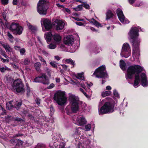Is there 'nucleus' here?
Returning <instances> with one entry per match:
<instances>
[{
	"instance_id": "20e7f679",
	"label": "nucleus",
	"mask_w": 148,
	"mask_h": 148,
	"mask_svg": "<svg viewBox=\"0 0 148 148\" xmlns=\"http://www.w3.org/2000/svg\"><path fill=\"white\" fill-rule=\"evenodd\" d=\"M114 104L110 102H106L100 108L99 110V114H103L112 112L114 111Z\"/></svg>"
},
{
	"instance_id": "864d4df0",
	"label": "nucleus",
	"mask_w": 148,
	"mask_h": 148,
	"mask_svg": "<svg viewBox=\"0 0 148 148\" xmlns=\"http://www.w3.org/2000/svg\"><path fill=\"white\" fill-rule=\"evenodd\" d=\"M7 36L9 37V38L10 39H12L14 38L13 36L12 35V34L10 33L9 32H7Z\"/></svg>"
},
{
	"instance_id": "338daca9",
	"label": "nucleus",
	"mask_w": 148,
	"mask_h": 148,
	"mask_svg": "<svg viewBox=\"0 0 148 148\" xmlns=\"http://www.w3.org/2000/svg\"><path fill=\"white\" fill-rule=\"evenodd\" d=\"M0 70L1 72L4 73L5 71V69L4 67L0 68Z\"/></svg>"
},
{
	"instance_id": "a211bd4d",
	"label": "nucleus",
	"mask_w": 148,
	"mask_h": 148,
	"mask_svg": "<svg viewBox=\"0 0 148 148\" xmlns=\"http://www.w3.org/2000/svg\"><path fill=\"white\" fill-rule=\"evenodd\" d=\"M140 82V74H136L135 75L134 86H137Z\"/></svg>"
},
{
	"instance_id": "f3484780",
	"label": "nucleus",
	"mask_w": 148,
	"mask_h": 148,
	"mask_svg": "<svg viewBox=\"0 0 148 148\" xmlns=\"http://www.w3.org/2000/svg\"><path fill=\"white\" fill-rule=\"evenodd\" d=\"M45 38L46 40L48 43L51 42V40L52 37H53L52 32H49L45 33L44 34Z\"/></svg>"
},
{
	"instance_id": "ea45409f",
	"label": "nucleus",
	"mask_w": 148,
	"mask_h": 148,
	"mask_svg": "<svg viewBox=\"0 0 148 148\" xmlns=\"http://www.w3.org/2000/svg\"><path fill=\"white\" fill-rule=\"evenodd\" d=\"M38 57L39 59L41 62H43V64H46V62L43 57L40 55L38 56Z\"/></svg>"
},
{
	"instance_id": "3c124183",
	"label": "nucleus",
	"mask_w": 148,
	"mask_h": 148,
	"mask_svg": "<svg viewBox=\"0 0 148 148\" xmlns=\"http://www.w3.org/2000/svg\"><path fill=\"white\" fill-rule=\"evenodd\" d=\"M50 64L53 67L55 68H57V65L54 63L51 62H50Z\"/></svg>"
},
{
	"instance_id": "f257e3e1",
	"label": "nucleus",
	"mask_w": 148,
	"mask_h": 148,
	"mask_svg": "<svg viewBox=\"0 0 148 148\" xmlns=\"http://www.w3.org/2000/svg\"><path fill=\"white\" fill-rule=\"evenodd\" d=\"M139 30L137 27H132L128 33L130 38V41L133 47L132 57H136V56L140 55L139 45L140 40L138 38L139 36Z\"/></svg>"
},
{
	"instance_id": "8fccbe9b",
	"label": "nucleus",
	"mask_w": 148,
	"mask_h": 148,
	"mask_svg": "<svg viewBox=\"0 0 148 148\" xmlns=\"http://www.w3.org/2000/svg\"><path fill=\"white\" fill-rule=\"evenodd\" d=\"M6 79L8 82H10L12 81V78L11 77L8 75V76L6 77Z\"/></svg>"
},
{
	"instance_id": "0e129e2a",
	"label": "nucleus",
	"mask_w": 148,
	"mask_h": 148,
	"mask_svg": "<svg viewBox=\"0 0 148 148\" xmlns=\"http://www.w3.org/2000/svg\"><path fill=\"white\" fill-rule=\"evenodd\" d=\"M1 60L3 63L5 62L6 61H7V62H9V60L8 59H5L3 58H1Z\"/></svg>"
},
{
	"instance_id": "b1692460",
	"label": "nucleus",
	"mask_w": 148,
	"mask_h": 148,
	"mask_svg": "<svg viewBox=\"0 0 148 148\" xmlns=\"http://www.w3.org/2000/svg\"><path fill=\"white\" fill-rule=\"evenodd\" d=\"M2 46L5 49L7 52H10L12 50L9 45L7 44H1Z\"/></svg>"
},
{
	"instance_id": "69168bd1",
	"label": "nucleus",
	"mask_w": 148,
	"mask_h": 148,
	"mask_svg": "<svg viewBox=\"0 0 148 148\" xmlns=\"http://www.w3.org/2000/svg\"><path fill=\"white\" fill-rule=\"evenodd\" d=\"M12 3L14 5H17L18 2L17 0H13L12 2Z\"/></svg>"
},
{
	"instance_id": "a878e982",
	"label": "nucleus",
	"mask_w": 148,
	"mask_h": 148,
	"mask_svg": "<svg viewBox=\"0 0 148 148\" xmlns=\"http://www.w3.org/2000/svg\"><path fill=\"white\" fill-rule=\"evenodd\" d=\"M41 66V64L39 62H37L35 63L34 65V67L37 71H40Z\"/></svg>"
},
{
	"instance_id": "4d7b16f0",
	"label": "nucleus",
	"mask_w": 148,
	"mask_h": 148,
	"mask_svg": "<svg viewBox=\"0 0 148 148\" xmlns=\"http://www.w3.org/2000/svg\"><path fill=\"white\" fill-rule=\"evenodd\" d=\"M35 101L36 102V103L37 105H39L40 104V100L39 99V98H37L36 100Z\"/></svg>"
},
{
	"instance_id": "bf43d9fd",
	"label": "nucleus",
	"mask_w": 148,
	"mask_h": 148,
	"mask_svg": "<svg viewBox=\"0 0 148 148\" xmlns=\"http://www.w3.org/2000/svg\"><path fill=\"white\" fill-rule=\"evenodd\" d=\"M2 110L3 111V112L1 113L2 115H3L6 114V111L5 109L4 108Z\"/></svg>"
},
{
	"instance_id": "c03bdc74",
	"label": "nucleus",
	"mask_w": 148,
	"mask_h": 148,
	"mask_svg": "<svg viewBox=\"0 0 148 148\" xmlns=\"http://www.w3.org/2000/svg\"><path fill=\"white\" fill-rule=\"evenodd\" d=\"M1 1L2 4L5 5L8 3V0H1Z\"/></svg>"
},
{
	"instance_id": "1a4fd4ad",
	"label": "nucleus",
	"mask_w": 148,
	"mask_h": 148,
	"mask_svg": "<svg viewBox=\"0 0 148 148\" xmlns=\"http://www.w3.org/2000/svg\"><path fill=\"white\" fill-rule=\"evenodd\" d=\"M105 69V66H101L96 69L93 75H95L96 77L98 78H105L107 75V73L104 72Z\"/></svg>"
},
{
	"instance_id": "4468645a",
	"label": "nucleus",
	"mask_w": 148,
	"mask_h": 148,
	"mask_svg": "<svg viewBox=\"0 0 148 148\" xmlns=\"http://www.w3.org/2000/svg\"><path fill=\"white\" fill-rule=\"evenodd\" d=\"M43 24L45 29L47 31L50 30L52 28V24L51 21L47 18L44 19Z\"/></svg>"
},
{
	"instance_id": "680f3d73",
	"label": "nucleus",
	"mask_w": 148,
	"mask_h": 148,
	"mask_svg": "<svg viewBox=\"0 0 148 148\" xmlns=\"http://www.w3.org/2000/svg\"><path fill=\"white\" fill-rule=\"evenodd\" d=\"M62 67L64 69V70L66 71L67 70V66L65 64H63L62 65Z\"/></svg>"
},
{
	"instance_id": "a19ab883",
	"label": "nucleus",
	"mask_w": 148,
	"mask_h": 148,
	"mask_svg": "<svg viewBox=\"0 0 148 148\" xmlns=\"http://www.w3.org/2000/svg\"><path fill=\"white\" fill-rule=\"evenodd\" d=\"M26 86L27 87V95H29V93L30 91V87H29V86L28 84H26Z\"/></svg>"
},
{
	"instance_id": "7c9ffc66",
	"label": "nucleus",
	"mask_w": 148,
	"mask_h": 148,
	"mask_svg": "<svg viewBox=\"0 0 148 148\" xmlns=\"http://www.w3.org/2000/svg\"><path fill=\"white\" fill-rule=\"evenodd\" d=\"M1 23L4 25V27L10 30V27H11V25H9V23L8 22H5V23L3 22Z\"/></svg>"
},
{
	"instance_id": "13d9d810",
	"label": "nucleus",
	"mask_w": 148,
	"mask_h": 148,
	"mask_svg": "<svg viewBox=\"0 0 148 148\" xmlns=\"http://www.w3.org/2000/svg\"><path fill=\"white\" fill-rule=\"evenodd\" d=\"M75 23L77 25H78L79 26H82L84 25V23L81 22H75Z\"/></svg>"
},
{
	"instance_id": "cd10ccee",
	"label": "nucleus",
	"mask_w": 148,
	"mask_h": 148,
	"mask_svg": "<svg viewBox=\"0 0 148 148\" xmlns=\"http://www.w3.org/2000/svg\"><path fill=\"white\" fill-rule=\"evenodd\" d=\"M84 73H78L75 77L77 79H79L82 80H83L84 79V76L83 75Z\"/></svg>"
},
{
	"instance_id": "bb28decb",
	"label": "nucleus",
	"mask_w": 148,
	"mask_h": 148,
	"mask_svg": "<svg viewBox=\"0 0 148 148\" xmlns=\"http://www.w3.org/2000/svg\"><path fill=\"white\" fill-rule=\"evenodd\" d=\"M27 25L29 29H30L32 31L34 32L36 31V28L35 26L31 25L29 23L27 24Z\"/></svg>"
},
{
	"instance_id": "f8f14e48",
	"label": "nucleus",
	"mask_w": 148,
	"mask_h": 148,
	"mask_svg": "<svg viewBox=\"0 0 148 148\" xmlns=\"http://www.w3.org/2000/svg\"><path fill=\"white\" fill-rule=\"evenodd\" d=\"M53 25L56 27V29L57 30H62L64 28V23L60 20L56 19L52 23Z\"/></svg>"
},
{
	"instance_id": "58836bf2",
	"label": "nucleus",
	"mask_w": 148,
	"mask_h": 148,
	"mask_svg": "<svg viewBox=\"0 0 148 148\" xmlns=\"http://www.w3.org/2000/svg\"><path fill=\"white\" fill-rule=\"evenodd\" d=\"M35 148H45V147L43 144H38Z\"/></svg>"
},
{
	"instance_id": "72a5a7b5",
	"label": "nucleus",
	"mask_w": 148,
	"mask_h": 148,
	"mask_svg": "<svg viewBox=\"0 0 148 148\" xmlns=\"http://www.w3.org/2000/svg\"><path fill=\"white\" fill-rule=\"evenodd\" d=\"M5 118L6 121L8 122H10L12 119H13V118L12 116H5Z\"/></svg>"
},
{
	"instance_id": "423d86ee",
	"label": "nucleus",
	"mask_w": 148,
	"mask_h": 148,
	"mask_svg": "<svg viewBox=\"0 0 148 148\" xmlns=\"http://www.w3.org/2000/svg\"><path fill=\"white\" fill-rule=\"evenodd\" d=\"M47 4L46 1L39 0L37 4V9L38 12L41 15H45L47 14Z\"/></svg>"
},
{
	"instance_id": "c85d7f7f",
	"label": "nucleus",
	"mask_w": 148,
	"mask_h": 148,
	"mask_svg": "<svg viewBox=\"0 0 148 148\" xmlns=\"http://www.w3.org/2000/svg\"><path fill=\"white\" fill-rule=\"evenodd\" d=\"M111 93V92L110 91H106L103 92L101 93V96L102 97H104L106 96L109 95Z\"/></svg>"
},
{
	"instance_id": "052dcab7",
	"label": "nucleus",
	"mask_w": 148,
	"mask_h": 148,
	"mask_svg": "<svg viewBox=\"0 0 148 148\" xmlns=\"http://www.w3.org/2000/svg\"><path fill=\"white\" fill-rule=\"evenodd\" d=\"M136 1V0H128L129 3L131 5L133 4Z\"/></svg>"
},
{
	"instance_id": "9d476101",
	"label": "nucleus",
	"mask_w": 148,
	"mask_h": 148,
	"mask_svg": "<svg viewBox=\"0 0 148 148\" xmlns=\"http://www.w3.org/2000/svg\"><path fill=\"white\" fill-rule=\"evenodd\" d=\"M33 82L40 83L44 85H47L50 83L48 77L45 73H42L41 75L36 77L34 79Z\"/></svg>"
},
{
	"instance_id": "4c0bfd02",
	"label": "nucleus",
	"mask_w": 148,
	"mask_h": 148,
	"mask_svg": "<svg viewBox=\"0 0 148 148\" xmlns=\"http://www.w3.org/2000/svg\"><path fill=\"white\" fill-rule=\"evenodd\" d=\"M14 121H17L19 122H23L24 121L21 118L19 117H15L13 118Z\"/></svg>"
},
{
	"instance_id": "37998d69",
	"label": "nucleus",
	"mask_w": 148,
	"mask_h": 148,
	"mask_svg": "<svg viewBox=\"0 0 148 148\" xmlns=\"http://www.w3.org/2000/svg\"><path fill=\"white\" fill-rule=\"evenodd\" d=\"M18 139H13L12 140L11 142L14 145H16V144L17 143L18 141Z\"/></svg>"
},
{
	"instance_id": "0eeeda50",
	"label": "nucleus",
	"mask_w": 148,
	"mask_h": 148,
	"mask_svg": "<svg viewBox=\"0 0 148 148\" xmlns=\"http://www.w3.org/2000/svg\"><path fill=\"white\" fill-rule=\"evenodd\" d=\"M12 87L14 89L17 93L22 94L25 92L24 84L20 79H16L14 81Z\"/></svg>"
},
{
	"instance_id": "412c9836",
	"label": "nucleus",
	"mask_w": 148,
	"mask_h": 148,
	"mask_svg": "<svg viewBox=\"0 0 148 148\" xmlns=\"http://www.w3.org/2000/svg\"><path fill=\"white\" fill-rule=\"evenodd\" d=\"M78 122L79 125L81 126L86 124V121L84 117H82L78 119Z\"/></svg>"
},
{
	"instance_id": "2f4dec72",
	"label": "nucleus",
	"mask_w": 148,
	"mask_h": 148,
	"mask_svg": "<svg viewBox=\"0 0 148 148\" xmlns=\"http://www.w3.org/2000/svg\"><path fill=\"white\" fill-rule=\"evenodd\" d=\"M82 5L83 7H84L86 9L88 10H89L90 9V7L89 5L86 2H83Z\"/></svg>"
},
{
	"instance_id": "4be33fe9",
	"label": "nucleus",
	"mask_w": 148,
	"mask_h": 148,
	"mask_svg": "<svg viewBox=\"0 0 148 148\" xmlns=\"http://www.w3.org/2000/svg\"><path fill=\"white\" fill-rule=\"evenodd\" d=\"M106 19L108 20L111 18H112L114 16V14L112 13L110 10H108L106 13Z\"/></svg>"
},
{
	"instance_id": "f704fd0d",
	"label": "nucleus",
	"mask_w": 148,
	"mask_h": 148,
	"mask_svg": "<svg viewBox=\"0 0 148 148\" xmlns=\"http://www.w3.org/2000/svg\"><path fill=\"white\" fill-rule=\"evenodd\" d=\"M56 46L55 45L53 44L52 43L49 45L48 46V47L51 49H55Z\"/></svg>"
},
{
	"instance_id": "c756f323",
	"label": "nucleus",
	"mask_w": 148,
	"mask_h": 148,
	"mask_svg": "<svg viewBox=\"0 0 148 148\" xmlns=\"http://www.w3.org/2000/svg\"><path fill=\"white\" fill-rule=\"evenodd\" d=\"M66 62L68 64H70L73 66L74 67L75 65V63L74 61L71 59H67L65 60Z\"/></svg>"
},
{
	"instance_id": "473e14b6",
	"label": "nucleus",
	"mask_w": 148,
	"mask_h": 148,
	"mask_svg": "<svg viewBox=\"0 0 148 148\" xmlns=\"http://www.w3.org/2000/svg\"><path fill=\"white\" fill-rule=\"evenodd\" d=\"M92 20H93L94 21L93 24L95 25L96 26L98 27L99 26H101V23L97 21L93 18H92Z\"/></svg>"
},
{
	"instance_id": "2eb2a0df",
	"label": "nucleus",
	"mask_w": 148,
	"mask_h": 148,
	"mask_svg": "<svg viewBox=\"0 0 148 148\" xmlns=\"http://www.w3.org/2000/svg\"><path fill=\"white\" fill-rule=\"evenodd\" d=\"M141 81V85L143 87L147 86L148 83L147 79V77L146 74L144 73H142L140 75Z\"/></svg>"
},
{
	"instance_id": "c9c22d12",
	"label": "nucleus",
	"mask_w": 148,
	"mask_h": 148,
	"mask_svg": "<svg viewBox=\"0 0 148 148\" xmlns=\"http://www.w3.org/2000/svg\"><path fill=\"white\" fill-rule=\"evenodd\" d=\"M0 51L1 54L6 58H7L8 57V56L6 54L5 52L4 51H3L1 49H0Z\"/></svg>"
},
{
	"instance_id": "7ed1b4c3",
	"label": "nucleus",
	"mask_w": 148,
	"mask_h": 148,
	"mask_svg": "<svg viewBox=\"0 0 148 148\" xmlns=\"http://www.w3.org/2000/svg\"><path fill=\"white\" fill-rule=\"evenodd\" d=\"M54 100L59 105H64L67 101L65 92L63 91H58L54 94L53 97Z\"/></svg>"
},
{
	"instance_id": "5701e85b",
	"label": "nucleus",
	"mask_w": 148,
	"mask_h": 148,
	"mask_svg": "<svg viewBox=\"0 0 148 148\" xmlns=\"http://www.w3.org/2000/svg\"><path fill=\"white\" fill-rule=\"evenodd\" d=\"M22 101L21 100L16 101L15 103V106H14V108L17 110H19L21 106L22 105Z\"/></svg>"
},
{
	"instance_id": "9b49d317",
	"label": "nucleus",
	"mask_w": 148,
	"mask_h": 148,
	"mask_svg": "<svg viewBox=\"0 0 148 148\" xmlns=\"http://www.w3.org/2000/svg\"><path fill=\"white\" fill-rule=\"evenodd\" d=\"M131 54V50L129 45L127 43H124L123 46L121 56L123 57L127 58Z\"/></svg>"
},
{
	"instance_id": "393cba45",
	"label": "nucleus",
	"mask_w": 148,
	"mask_h": 148,
	"mask_svg": "<svg viewBox=\"0 0 148 148\" xmlns=\"http://www.w3.org/2000/svg\"><path fill=\"white\" fill-rule=\"evenodd\" d=\"M126 63L123 60H121L120 61V67L122 70H125V66Z\"/></svg>"
},
{
	"instance_id": "a18cd8bd",
	"label": "nucleus",
	"mask_w": 148,
	"mask_h": 148,
	"mask_svg": "<svg viewBox=\"0 0 148 148\" xmlns=\"http://www.w3.org/2000/svg\"><path fill=\"white\" fill-rule=\"evenodd\" d=\"M30 60L28 59H25L24 61V63L25 65H28L30 63Z\"/></svg>"
},
{
	"instance_id": "5fc2aeb1",
	"label": "nucleus",
	"mask_w": 148,
	"mask_h": 148,
	"mask_svg": "<svg viewBox=\"0 0 148 148\" xmlns=\"http://www.w3.org/2000/svg\"><path fill=\"white\" fill-rule=\"evenodd\" d=\"M23 135V134L22 133H18V134L15 135L14 137H16L22 136Z\"/></svg>"
},
{
	"instance_id": "de8ad7c7",
	"label": "nucleus",
	"mask_w": 148,
	"mask_h": 148,
	"mask_svg": "<svg viewBox=\"0 0 148 148\" xmlns=\"http://www.w3.org/2000/svg\"><path fill=\"white\" fill-rule=\"evenodd\" d=\"M113 94L116 97H119V95L118 92L116 90H113Z\"/></svg>"
},
{
	"instance_id": "79ce46f5",
	"label": "nucleus",
	"mask_w": 148,
	"mask_h": 148,
	"mask_svg": "<svg viewBox=\"0 0 148 148\" xmlns=\"http://www.w3.org/2000/svg\"><path fill=\"white\" fill-rule=\"evenodd\" d=\"M25 51V49L24 48L21 49L20 50V52L21 55H23Z\"/></svg>"
},
{
	"instance_id": "e2e57ef3",
	"label": "nucleus",
	"mask_w": 148,
	"mask_h": 148,
	"mask_svg": "<svg viewBox=\"0 0 148 148\" xmlns=\"http://www.w3.org/2000/svg\"><path fill=\"white\" fill-rule=\"evenodd\" d=\"M56 5L59 8H63L64 9H65L64 6L63 5H60L59 3H56Z\"/></svg>"
},
{
	"instance_id": "774afa93",
	"label": "nucleus",
	"mask_w": 148,
	"mask_h": 148,
	"mask_svg": "<svg viewBox=\"0 0 148 148\" xmlns=\"http://www.w3.org/2000/svg\"><path fill=\"white\" fill-rule=\"evenodd\" d=\"M29 117L30 119L34 120V117L32 115L29 114Z\"/></svg>"
},
{
	"instance_id": "603ef678",
	"label": "nucleus",
	"mask_w": 148,
	"mask_h": 148,
	"mask_svg": "<svg viewBox=\"0 0 148 148\" xmlns=\"http://www.w3.org/2000/svg\"><path fill=\"white\" fill-rule=\"evenodd\" d=\"M55 86L53 83L51 84L49 86H47V88L48 89H50L53 88Z\"/></svg>"
},
{
	"instance_id": "39448f33",
	"label": "nucleus",
	"mask_w": 148,
	"mask_h": 148,
	"mask_svg": "<svg viewBox=\"0 0 148 148\" xmlns=\"http://www.w3.org/2000/svg\"><path fill=\"white\" fill-rule=\"evenodd\" d=\"M69 100L71 104V109L73 113H77L79 110V99L74 95H69Z\"/></svg>"
},
{
	"instance_id": "aec40b11",
	"label": "nucleus",
	"mask_w": 148,
	"mask_h": 148,
	"mask_svg": "<svg viewBox=\"0 0 148 148\" xmlns=\"http://www.w3.org/2000/svg\"><path fill=\"white\" fill-rule=\"evenodd\" d=\"M13 101H10L6 103V108L8 110H11L12 109L14 108V106L12 105Z\"/></svg>"
},
{
	"instance_id": "6e6d98bb",
	"label": "nucleus",
	"mask_w": 148,
	"mask_h": 148,
	"mask_svg": "<svg viewBox=\"0 0 148 148\" xmlns=\"http://www.w3.org/2000/svg\"><path fill=\"white\" fill-rule=\"evenodd\" d=\"M73 18H74L75 20L78 21H83L84 20V19H81V18H77V17H73Z\"/></svg>"
},
{
	"instance_id": "e433bc0d",
	"label": "nucleus",
	"mask_w": 148,
	"mask_h": 148,
	"mask_svg": "<svg viewBox=\"0 0 148 148\" xmlns=\"http://www.w3.org/2000/svg\"><path fill=\"white\" fill-rule=\"evenodd\" d=\"M6 14H7L6 12H3L2 13V16L3 17V18L6 22L7 21V20L6 17Z\"/></svg>"
},
{
	"instance_id": "6e6552de",
	"label": "nucleus",
	"mask_w": 148,
	"mask_h": 148,
	"mask_svg": "<svg viewBox=\"0 0 148 148\" xmlns=\"http://www.w3.org/2000/svg\"><path fill=\"white\" fill-rule=\"evenodd\" d=\"M10 30L13 33L16 35H20L23 33V28L17 23L12 22L10 27Z\"/></svg>"
},
{
	"instance_id": "f03ea898",
	"label": "nucleus",
	"mask_w": 148,
	"mask_h": 148,
	"mask_svg": "<svg viewBox=\"0 0 148 148\" xmlns=\"http://www.w3.org/2000/svg\"><path fill=\"white\" fill-rule=\"evenodd\" d=\"M143 71V68L138 65H132L129 66L127 69V73L125 75L126 79H131L134 74H140Z\"/></svg>"
},
{
	"instance_id": "6ab92c4d",
	"label": "nucleus",
	"mask_w": 148,
	"mask_h": 148,
	"mask_svg": "<svg viewBox=\"0 0 148 148\" xmlns=\"http://www.w3.org/2000/svg\"><path fill=\"white\" fill-rule=\"evenodd\" d=\"M53 38L54 41L57 43H60L62 38L61 36L59 34L56 33L53 35Z\"/></svg>"
},
{
	"instance_id": "49530a36",
	"label": "nucleus",
	"mask_w": 148,
	"mask_h": 148,
	"mask_svg": "<svg viewBox=\"0 0 148 148\" xmlns=\"http://www.w3.org/2000/svg\"><path fill=\"white\" fill-rule=\"evenodd\" d=\"M85 128L86 130L89 131L90 130L91 128V125L90 124H88L85 126Z\"/></svg>"
},
{
	"instance_id": "ddd939ff",
	"label": "nucleus",
	"mask_w": 148,
	"mask_h": 148,
	"mask_svg": "<svg viewBox=\"0 0 148 148\" xmlns=\"http://www.w3.org/2000/svg\"><path fill=\"white\" fill-rule=\"evenodd\" d=\"M116 12L120 21L122 23H124L125 21V17L123 14V11L120 8L117 9Z\"/></svg>"
},
{
	"instance_id": "dca6fc26",
	"label": "nucleus",
	"mask_w": 148,
	"mask_h": 148,
	"mask_svg": "<svg viewBox=\"0 0 148 148\" xmlns=\"http://www.w3.org/2000/svg\"><path fill=\"white\" fill-rule=\"evenodd\" d=\"M74 42V39L73 37V36L72 35H69L67 36L64 39V42L65 44L68 45H70L73 44Z\"/></svg>"
},
{
	"instance_id": "09e8293b",
	"label": "nucleus",
	"mask_w": 148,
	"mask_h": 148,
	"mask_svg": "<svg viewBox=\"0 0 148 148\" xmlns=\"http://www.w3.org/2000/svg\"><path fill=\"white\" fill-rule=\"evenodd\" d=\"M22 143L23 142L21 140H19V139H18V141L17 142V143L16 144V146H19L21 145L22 144Z\"/></svg>"
}]
</instances>
